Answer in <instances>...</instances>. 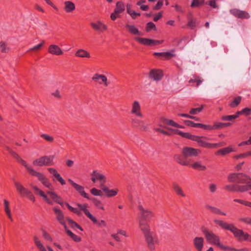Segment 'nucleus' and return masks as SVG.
<instances>
[{
    "instance_id": "4c0bfd02",
    "label": "nucleus",
    "mask_w": 251,
    "mask_h": 251,
    "mask_svg": "<svg viewBox=\"0 0 251 251\" xmlns=\"http://www.w3.org/2000/svg\"><path fill=\"white\" fill-rule=\"evenodd\" d=\"M173 189L177 195L182 197H185L186 196L182 188L177 183H174L173 184Z\"/></svg>"
},
{
    "instance_id": "393cba45",
    "label": "nucleus",
    "mask_w": 251,
    "mask_h": 251,
    "mask_svg": "<svg viewBox=\"0 0 251 251\" xmlns=\"http://www.w3.org/2000/svg\"><path fill=\"white\" fill-rule=\"evenodd\" d=\"M193 244L197 251H202L204 246V239L201 237H196L193 239Z\"/></svg>"
},
{
    "instance_id": "f704fd0d",
    "label": "nucleus",
    "mask_w": 251,
    "mask_h": 251,
    "mask_svg": "<svg viewBox=\"0 0 251 251\" xmlns=\"http://www.w3.org/2000/svg\"><path fill=\"white\" fill-rule=\"evenodd\" d=\"M75 56L81 58H90V53L83 49H79L75 53Z\"/></svg>"
},
{
    "instance_id": "c85d7f7f",
    "label": "nucleus",
    "mask_w": 251,
    "mask_h": 251,
    "mask_svg": "<svg viewBox=\"0 0 251 251\" xmlns=\"http://www.w3.org/2000/svg\"><path fill=\"white\" fill-rule=\"evenodd\" d=\"M33 240L35 244L40 251H47L45 247L42 244L37 236L34 237ZM47 248L48 249V251H54L50 246H47Z\"/></svg>"
},
{
    "instance_id": "7ed1b4c3",
    "label": "nucleus",
    "mask_w": 251,
    "mask_h": 251,
    "mask_svg": "<svg viewBox=\"0 0 251 251\" xmlns=\"http://www.w3.org/2000/svg\"><path fill=\"white\" fill-rule=\"evenodd\" d=\"M65 204L68 208V209L71 211L72 212L77 214V215H80L81 214L80 211H82L85 215L92 222H96V217H94L89 211L87 209L88 207L87 204H80L77 203L76 205L78 206L79 209H78L76 208H74L71 206L69 203L65 202Z\"/></svg>"
},
{
    "instance_id": "6e6d98bb",
    "label": "nucleus",
    "mask_w": 251,
    "mask_h": 251,
    "mask_svg": "<svg viewBox=\"0 0 251 251\" xmlns=\"http://www.w3.org/2000/svg\"><path fill=\"white\" fill-rule=\"evenodd\" d=\"M40 196L42 197L44 201L49 204L52 205L53 202L48 198L47 196L44 193L43 191H40Z\"/></svg>"
},
{
    "instance_id": "f3484780",
    "label": "nucleus",
    "mask_w": 251,
    "mask_h": 251,
    "mask_svg": "<svg viewBox=\"0 0 251 251\" xmlns=\"http://www.w3.org/2000/svg\"><path fill=\"white\" fill-rule=\"evenodd\" d=\"M175 51L174 50H171V51H166L162 52H154L153 55L155 56H157L159 58L162 60H169L172 57H175L176 54L174 53Z\"/></svg>"
},
{
    "instance_id": "cd10ccee",
    "label": "nucleus",
    "mask_w": 251,
    "mask_h": 251,
    "mask_svg": "<svg viewBox=\"0 0 251 251\" xmlns=\"http://www.w3.org/2000/svg\"><path fill=\"white\" fill-rule=\"evenodd\" d=\"M47 193L50 196V198L53 201L63 206L64 203L62 201V199L56 193L52 191H48Z\"/></svg>"
},
{
    "instance_id": "ddd939ff",
    "label": "nucleus",
    "mask_w": 251,
    "mask_h": 251,
    "mask_svg": "<svg viewBox=\"0 0 251 251\" xmlns=\"http://www.w3.org/2000/svg\"><path fill=\"white\" fill-rule=\"evenodd\" d=\"M135 40L139 43L148 46H152L156 44H160L163 43V41L156 40L153 39H148L146 38H141L136 37L134 38Z\"/></svg>"
},
{
    "instance_id": "423d86ee",
    "label": "nucleus",
    "mask_w": 251,
    "mask_h": 251,
    "mask_svg": "<svg viewBox=\"0 0 251 251\" xmlns=\"http://www.w3.org/2000/svg\"><path fill=\"white\" fill-rule=\"evenodd\" d=\"M250 180V177L243 173H232L227 176L228 182L237 183H247Z\"/></svg>"
},
{
    "instance_id": "ea45409f",
    "label": "nucleus",
    "mask_w": 251,
    "mask_h": 251,
    "mask_svg": "<svg viewBox=\"0 0 251 251\" xmlns=\"http://www.w3.org/2000/svg\"><path fill=\"white\" fill-rule=\"evenodd\" d=\"M87 200L91 201L95 205V206L98 209H101L103 210L104 209L102 203L100 200H98L97 198H91L90 197V199H87Z\"/></svg>"
},
{
    "instance_id": "2f4dec72",
    "label": "nucleus",
    "mask_w": 251,
    "mask_h": 251,
    "mask_svg": "<svg viewBox=\"0 0 251 251\" xmlns=\"http://www.w3.org/2000/svg\"><path fill=\"white\" fill-rule=\"evenodd\" d=\"M91 25L95 30L103 31L107 29L106 25L100 21L96 23H92Z\"/></svg>"
},
{
    "instance_id": "b1692460",
    "label": "nucleus",
    "mask_w": 251,
    "mask_h": 251,
    "mask_svg": "<svg viewBox=\"0 0 251 251\" xmlns=\"http://www.w3.org/2000/svg\"><path fill=\"white\" fill-rule=\"evenodd\" d=\"M163 76L162 72L158 69L151 70L149 73V76L154 80L159 81L161 79Z\"/></svg>"
},
{
    "instance_id": "f257e3e1",
    "label": "nucleus",
    "mask_w": 251,
    "mask_h": 251,
    "mask_svg": "<svg viewBox=\"0 0 251 251\" xmlns=\"http://www.w3.org/2000/svg\"><path fill=\"white\" fill-rule=\"evenodd\" d=\"M139 227L143 233L145 241L147 243L149 249L153 251L155 249V244L157 242L155 234L151 231L150 225L145 220H139Z\"/></svg>"
},
{
    "instance_id": "13d9d810",
    "label": "nucleus",
    "mask_w": 251,
    "mask_h": 251,
    "mask_svg": "<svg viewBox=\"0 0 251 251\" xmlns=\"http://www.w3.org/2000/svg\"><path fill=\"white\" fill-rule=\"evenodd\" d=\"M223 247L225 248H221V249L224 251H247V249H237L235 248H230L228 246H226L223 245Z\"/></svg>"
},
{
    "instance_id": "2eb2a0df",
    "label": "nucleus",
    "mask_w": 251,
    "mask_h": 251,
    "mask_svg": "<svg viewBox=\"0 0 251 251\" xmlns=\"http://www.w3.org/2000/svg\"><path fill=\"white\" fill-rule=\"evenodd\" d=\"M164 125H169L175 127L180 128H182L184 127L183 126L179 125L172 120H169L164 117H161L160 118L158 126L160 127H164V126H163Z\"/></svg>"
},
{
    "instance_id": "4d7b16f0",
    "label": "nucleus",
    "mask_w": 251,
    "mask_h": 251,
    "mask_svg": "<svg viewBox=\"0 0 251 251\" xmlns=\"http://www.w3.org/2000/svg\"><path fill=\"white\" fill-rule=\"evenodd\" d=\"M197 128H201L204 130L211 131L212 130L211 126L209 125H204L201 123H198Z\"/></svg>"
},
{
    "instance_id": "9b49d317",
    "label": "nucleus",
    "mask_w": 251,
    "mask_h": 251,
    "mask_svg": "<svg viewBox=\"0 0 251 251\" xmlns=\"http://www.w3.org/2000/svg\"><path fill=\"white\" fill-rule=\"evenodd\" d=\"M181 153L187 158L188 157L197 156L201 153V151L200 149L185 147L182 149Z\"/></svg>"
},
{
    "instance_id": "680f3d73",
    "label": "nucleus",
    "mask_w": 251,
    "mask_h": 251,
    "mask_svg": "<svg viewBox=\"0 0 251 251\" xmlns=\"http://www.w3.org/2000/svg\"><path fill=\"white\" fill-rule=\"evenodd\" d=\"M91 193L95 196H101L102 195V192L101 190H98L96 188H93L90 190Z\"/></svg>"
},
{
    "instance_id": "79ce46f5",
    "label": "nucleus",
    "mask_w": 251,
    "mask_h": 251,
    "mask_svg": "<svg viewBox=\"0 0 251 251\" xmlns=\"http://www.w3.org/2000/svg\"><path fill=\"white\" fill-rule=\"evenodd\" d=\"M203 80L200 76L194 75H193V78L189 80V83H196V86L198 87L203 82Z\"/></svg>"
},
{
    "instance_id": "a18cd8bd",
    "label": "nucleus",
    "mask_w": 251,
    "mask_h": 251,
    "mask_svg": "<svg viewBox=\"0 0 251 251\" xmlns=\"http://www.w3.org/2000/svg\"><path fill=\"white\" fill-rule=\"evenodd\" d=\"M193 168L194 169L196 170H200L201 171H204L206 169V167L205 166L201 165V161L196 162L193 164H190L189 165Z\"/></svg>"
},
{
    "instance_id": "0eeeda50",
    "label": "nucleus",
    "mask_w": 251,
    "mask_h": 251,
    "mask_svg": "<svg viewBox=\"0 0 251 251\" xmlns=\"http://www.w3.org/2000/svg\"><path fill=\"white\" fill-rule=\"evenodd\" d=\"M28 173L30 175L37 177L45 187L50 190L52 189V184L43 174L37 172L32 168L28 169Z\"/></svg>"
},
{
    "instance_id": "bb28decb",
    "label": "nucleus",
    "mask_w": 251,
    "mask_h": 251,
    "mask_svg": "<svg viewBox=\"0 0 251 251\" xmlns=\"http://www.w3.org/2000/svg\"><path fill=\"white\" fill-rule=\"evenodd\" d=\"M48 52L51 54L55 55H61L63 53L61 48L56 45H50L48 48Z\"/></svg>"
},
{
    "instance_id": "774afa93",
    "label": "nucleus",
    "mask_w": 251,
    "mask_h": 251,
    "mask_svg": "<svg viewBox=\"0 0 251 251\" xmlns=\"http://www.w3.org/2000/svg\"><path fill=\"white\" fill-rule=\"evenodd\" d=\"M0 51L2 52H8L9 49L7 48L6 45H5V43L1 41L0 42Z\"/></svg>"
},
{
    "instance_id": "69168bd1",
    "label": "nucleus",
    "mask_w": 251,
    "mask_h": 251,
    "mask_svg": "<svg viewBox=\"0 0 251 251\" xmlns=\"http://www.w3.org/2000/svg\"><path fill=\"white\" fill-rule=\"evenodd\" d=\"M94 224H96L98 226L100 227H105L106 226V223L103 220H101L98 221L96 218V222H93Z\"/></svg>"
},
{
    "instance_id": "e2e57ef3",
    "label": "nucleus",
    "mask_w": 251,
    "mask_h": 251,
    "mask_svg": "<svg viewBox=\"0 0 251 251\" xmlns=\"http://www.w3.org/2000/svg\"><path fill=\"white\" fill-rule=\"evenodd\" d=\"M44 41H43L42 43L34 46L33 47L29 49L28 50V51H36L37 50H39L41 49V48L44 46Z\"/></svg>"
},
{
    "instance_id": "5701e85b",
    "label": "nucleus",
    "mask_w": 251,
    "mask_h": 251,
    "mask_svg": "<svg viewBox=\"0 0 251 251\" xmlns=\"http://www.w3.org/2000/svg\"><path fill=\"white\" fill-rule=\"evenodd\" d=\"M48 171L50 174H52L53 176L55 178L52 179L53 181L57 180L62 185L66 184L65 180L58 173L56 169L52 168H49L48 169Z\"/></svg>"
},
{
    "instance_id": "09e8293b",
    "label": "nucleus",
    "mask_w": 251,
    "mask_h": 251,
    "mask_svg": "<svg viewBox=\"0 0 251 251\" xmlns=\"http://www.w3.org/2000/svg\"><path fill=\"white\" fill-rule=\"evenodd\" d=\"M246 183L247 185H237V192H244L251 189V186L249 184V181Z\"/></svg>"
},
{
    "instance_id": "a211bd4d",
    "label": "nucleus",
    "mask_w": 251,
    "mask_h": 251,
    "mask_svg": "<svg viewBox=\"0 0 251 251\" xmlns=\"http://www.w3.org/2000/svg\"><path fill=\"white\" fill-rule=\"evenodd\" d=\"M92 79L100 84H103L105 86H107L109 84L107 82V77L104 75L95 74L92 77Z\"/></svg>"
},
{
    "instance_id": "bf43d9fd",
    "label": "nucleus",
    "mask_w": 251,
    "mask_h": 251,
    "mask_svg": "<svg viewBox=\"0 0 251 251\" xmlns=\"http://www.w3.org/2000/svg\"><path fill=\"white\" fill-rule=\"evenodd\" d=\"M236 118H237V116H234L233 115H226V116H222L221 118V120L223 121H232Z\"/></svg>"
},
{
    "instance_id": "20e7f679",
    "label": "nucleus",
    "mask_w": 251,
    "mask_h": 251,
    "mask_svg": "<svg viewBox=\"0 0 251 251\" xmlns=\"http://www.w3.org/2000/svg\"><path fill=\"white\" fill-rule=\"evenodd\" d=\"M13 183L18 193L21 197H27L31 201L34 202L35 198L32 193L28 189L25 187L23 184L13 179Z\"/></svg>"
},
{
    "instance_id": "4be33fe9",
    "label": "nucleus",
    "mask_w": 251,
    "mask_h": 251,
    "mask_svg": "<svg viewBox=\"0 0 251 251\" xmlns=\"http://www.w3.org/2000/svg\"><path fill=\"white\" fill-rule=\"evenodd\" d=\"M174 159L175 161L178 164L182 166H189L190 165V162L187 159L186 157L183 154H176L174 156Z\"/></svg>"
},
{
    "instance_id": "58836bf2",
    "label": "nucleus",
    "mask_w": 251,
    "mask_h": 251,
    "mask_svg": "<svg viewBox=\"0 0 251 251\" xmlns=\"http://www.w3.org/2000/svg\"><path fill=\"white\" fill-rule=\"evenodd\" d=\"M205 208L209 210L213 214L222 215L224 216L226 215V213L221 211V210L220 209L217 207L212 206L209 205H206L205 206Z\"/></svg>"
},
{
    "instance_id": "c03bdc74",
    "label": "nucleus",
    "mask_w": 251,
    "mask_h": 251,
    "mask_svg": "<svg viewBox=\"0 0 251 251\" xmlns=\"http://www.w3.org/2000/svg\"><path fill=\"white\" fill-rule=\"evenodd\" d=\"M233 151V149L230 147H226L225 148H223L222 149L219 150L217 152H216V155H225L227 154H228Z\"/></svg>"
},
{
    "instance_id": "864d4df0",
    "label": "nucleus",
    "mask_w": 251,
    "mask_h": 251,
    "mask_svg": "<svg viewBox=\"0 0 251 251\" xmlns=\"http://www.w3.org/2000/svg\"><path fill=\"white\" fill-rule=\"evenodd\" d=\"M40 137L49 143H52L54 141V138L47 134H42L40 135Z\"/></svg>"
},
{
    "instance_id": "72a5a7b5",
    "label": "nucleus",
    "mask_w": 251,
    "mask_h": 251,
    "mask_svg": "<svg viewBox=\"0 0 251 251\" xmlns=\"http://www.w3.org/2000/svg\"><path fill=\"white\" fill-rule=\"evenodd\" d=\"M75 4L71 1L64 2V10L67 13H71L75 9Z\"/></svg>"
},
{
    "instance_id": "dca6fc26",
    "label": "nucleus",
    "mask_w": 251,
    "mask_h": 251,
    "mask_svg": "<svg viewBox=\"0 0 251 251\" xmlns=\"http://www.w3.org/2000/svg\"><path fill=\"white\" fill-rule=\"evenodd\" d=\"M131 114L139 118L143 117V114L141 112V108L139 102L135 100L132 104Z\"/></svg>"
},
{
    "instance_id": "4468645a",
    "label": "nucleus",
    "mask_w": 251,
    "mask_h": 251,
    "mask_svg": "<svg viewBox=\"0 0 251 251\" xmlns=\"http://www.w3.org/2000/svg\"><path fill=\"white\" fill-rule=\"evenodd\" d=\"M68 181L74 188V189L83 198L86 199H90V196L88 194L86 193L84 191V188L76 183L75 182L71 179H69Z\"/></svg>"
},
{
    "instance_id": "a878e982",
    "label": "nucleus",
    "mask_w": 251,
    "mask_h": 251,
    "mask_svg": "<svg viewBox=\"0 0 251 251\" xmlns=\"http://www.w3.org/2000/svg\"><path fill=\"white\" fill-rule=\"evenodd\" d=\"M168 130H171V131H175L179 135L181 136V137L190 139L192 141H195V140L196 137V135H192L188 132H183L181 131H180L178 129H173L170 127H167V128Z\"/></svg>"
},
{
    "instance_id": "39448f33",
    "label": "nucleus",
    "mask_w": 251,
    "mask_h": 251,
    "mask_svg": "<svg viewBox=\"0 0 251 251\" xmlns=\"http://www.w3.org/2000/svg\"><path fill=\"white\" fill-rule=\"evenodd\" d=\"M208 138L205 136H197L195 141L198 143L199 147L211 149H216L223 146L222 143H211L206 141Z\"/></svg>"
},
{
    "instance_id": "a19ab883",
    "label": "nucleus",
    "mask_w": 251,
    "mask_h": 251,
    "mask_svg": "<svg viewBox=\"0 0 251 251\" xmlns=\"http://www.w3.org/2000/svg\"><path fill=\"white\" fill-rule=\"evenodd\" d=\"M126 27L128 29L129 33L133 35H141L140 32L138 29L136 28L134 25H126Z\"/></svg>"
},
{
    "instance_id": "0e129e2a",
    "label": "nucleus",
    "mask_w": 251,
    "mask_h": 251,
    "mask_svg": "<svg viewBox=\"0 0 251 251\" xmlns=\"http://www.w3.org/2000/svg\"><path fill=\"white\" fill-rule=\"evenodd\" d=\"M184 124L190 127H197L198 123H195L194 122L190 120H185L184 121Z\"/></svg>"
},
{
    "instance_id": "37998d69",
    "label": "nucleus",
    "mask_w": 251,
    "mask_h": 251,
    "mask_svg": "<svg viewBox=\"0 0 251 251\" xmlns=\"http://www.w3.org/2000/svg\"><path fill=\"white\" fill-rule=\"evenodd\" d=\"M3 202H4L5 212L6 214L7 215V216H8V217L9 218V219L11 221H13V218H12V217L11 215V210L9 207V203L8 201H7L6 200H4Z\"/></svg>"
},
{
    "instance_id": "7c9ffc66",
    "label": "nucleus",
    "mask_w": 251,
    "mask_h": 251,
    "mask_svg": "<svg viewBox=\"0 0 251 251\" xmlns=\"http://www.w3.org/2000/svg\"><path fill=\"white\" fill-rule=\"evenodd\" d=\"M11 154L12 156L15 158L17 162L20 164H21L23 166H24L28 171V169H31L32 167L28 165L26 162L23 160L17 153L14 151L11 152Z\"/></svg>"
},
{
    "instance_id": "1a4fd4ad",
    "label": "nucleus",
    "mask_w": 251,
    "mask_h": 251,
    "mask_svg": "<svg viewBox=\"0 0 251 251\" xmlns=\"http://www.w3.org/2000/svg\"><path fill=\"white\" fill-rule=\"evenodd\" d=\"M203 232L205 235L207 241L208 243L214 245H216L220 249L225 248L223 247V244H222L220 242L219 237L216 234L211 231H209L207 230H203Z\"/></svg>"
},
{
    "instance_id": "052dcab7",
    "label": "nucleus",
    "mask_w": 251,
    "mask_h": 251,
    "mask_svg": "<svg viewBox=\"0 0 251 251\" xmlns=\"http://www.w3.org/2000/svg\"><path fill=\"white\" fill-rule=\"evenodd\" d=\"M203 109V106L201 105L200 107L192 108L190 111L189 113L191 115H196L199 113L201 112Z\"/></svg>"
},
{
    "instance_id": "338daca9",
    "label": "nucleus",
    "mask_w": 251,
    "mask_h": 251,
    "mask_svg": "<svg viewBox=\"0 0 251 251\" xmlns=\"http://www.w3.org/2000/svg\"><path fill=\"white\" fill-rule=\"evenodd\" d=\"M212 130L223 128V123L216 122L211 126Z\"/></svg>"
},
{
    "instance_id": "473e14b6",
    "label": "nucleus",
    "mask_w": 251,
    "mask_h": 251,
    "mask_svg": "<svg viewBox=\"0 0 251 251\" xmlns=\"http://www.w3.org/2000/svg\"><path fill=\"white\" fill-rule=\"evenodd\" d=\"M125 10V5L122 1H118L116 4V7L114 9L115 14H121Z\"/></svg>"
},
{
    "instance_id": "e433bc0d",
    "label": "nucleus",
    "mask_w": 251,
    "mask_h": 251,
    "mask_svg": "<svg viewBox=\"0 0 251 251\" xmlns=\"http://www.w3.org/2000/svg\"><path fill=\"white\" fill-rule=\"evenodd\" d=\"M188 21L187 23V26L191 29H194L198 25L196 19L191 16V14H190L188 16Z\"/></svg>"
},
{
    "instance_id": "c756f323",
    "label": "nucleus",
    "mask_w": 251,
    "mask_h": 251,
    "mask_svg": "<svg viewBox=\"0 0 251 251\" xmlns=\"http://www.w3.org/2000/svg\"><path fill=\"white\" fill-rule=\"evenodd\" d=\"M11 154L12 156L15 158L17 162L20 164H21L23 166H24L28 171V169H31L32 167L28 165L26 162L23 160L17 153L14 151L11 152Z\"/></svg>"
},
{
    "instance_id": "603ef678",
    "label": "nucleus",
    "mask_w": 251,
    "mask_h": 251,
    "mask_svg": "<svg viewBox=\"0 0 251 251\" xmlns=\"http://www.w3.org/2000/svg\"><path fill=\"white\" fill-rule=\"evenodd\" d=\"M68 222L69 224H70V226L72 228H77L81 231L83 230L82 228L77 223H76L73 220H72L70 218H68Z\"/></svg>"
},
{
    "instance_id": "6ab92c4d",
    "label": "nucleus",
    "mask_w": 251,
    "mask_h": 251,
    "mask_svg": "<svg viewBox=\"0 0 251 251\" xmlns=\"http://www.w3.org/2000/svg\"><path fill=\"white\" fill-rule=\"evenodd\" d=\"M53 211L56 215V220L61 225L63 226L65 228H66V225L65 222L64 216L63 212L57 207H54L53 208Z\"/></svg>"
},
{
    "instance_id": "9d476101",
    "label": "nucleus",
    "mask_w": 251,
    "mask_h": 251,
    "mask_svg": "<svg viewBox=\"0 0 251 251\" xmlns=\"http://www.w3.org/2000/svg\"><path fill=\"white\" fill-rule=\"evenodd\" d=\"M138 208L140 214L139 220H143L149 222L154 217V213L149 209L144 208L142 205H139Z\"/></svg>"
},
{
    "instance_id": "8fccbe9b",
    "label": "nucleus",
    "mask_w": 251,
    "mask_h": 251,
    "mask_svg": "<svg viewBox=\"0 0 251 251\" xmlns=\"http://www.w3.org/2000/svg\"><path fill=\"white\" fill-rule=\"evenodd\" d=\"M204 3V0H192L191 4L192 8L199 7Z\"/></svg>"
},
{
    "instance_id": "3c124183",
    "label": "nucleus",
    "mask_w": 251,
    "mask_h": 251,
    "mask_svg": "<svg viewBox=\"0 0 251 251\" xmlns=\"http://www.w3.org/2000/svg\"><path fill=\"white\" fill-rule=\"evenodd\" d=\"M225 189L229 192H237V184H228L225 186Z\"/></svg>"
},
{
    "instance_id": "aec40b11",
    "label": "nucleus",
    "mask_w": 251,
    "mask_h": 251,
    "mask_svg": "<svg viewBox=\"0 0 251 251\" xmlns=\"http://www.w3.org/2000/svg\"><path fill=\"white\" fill-rule=\"evenodd\" d=\"M100 189L107 198L113 197L116 196L119 191L117 188L109 189L105 185L103 184H101Z\"/></svg>"
},
{
    "instance_id": "de8ad7c7",
    "label": "nucleus",
    "mask_w": 251,
    "mask_h": 251,
    "mask_svg": "<svg viewBox=\"0 0 251 251\" xmlns=\"http://www.w3.org/2000/svg\"><path fill=\"white\" fill-rule=\"evenodd\" d=\"M242 97L241 96H237L234 98L233 100L230 103L229 106L232 108H234L237 106L241 102Z\"/></svg>"
},
{
    "instance_id": "f8f14e48",
    "label": "nucleus",
    "mask_w": 251,
    "mask_h": 251,
    "mask_svg": "<svg viewBox=\"0 0 251 251\" xmlns=\"http://www.w3.org/2000/svg\"><path fill=\"white\" fill-rule=\"evenodd\" d=\"M91 180L95 183L97 181L100 182V188H101V184L105 185L106 182V177L99 172L97 170H94L91 174Z\"/></svg>"
},
{
    "instance_id": "5fc2aeb1",
    "label": "nucleus",
    "mask_w": 251,
    "mask_h": 251,
    "mask_svg": "<svg viewBox=\"0 0 251 251\" xmlns=\"http://www.w3.org/2000/svg\"><path fill=\"white\" fill-rule=\"evenodd\" d=\"M151 30H156V28L155 24L153 23L150 22L147 24L146 31L147 32H150Z\"/></svg>"
},
{
    "instance_id": "f03ea898",
    "label": "nucleus",
    "mask_w": 251,
    "mask_h": 251,
    "mask_svg": "<svg viewBox=\"0 0 251 251\" xmlns=\"http://www.w3.org/2000/svg\"><path fill=\"white\" fill-rule=\"evenodd\" d=\"M214 223L220 226L222 229L227 230L233 233L234 236L240 241H243L246 234L243 230L238 229L232 224H228L224 221L215 219Z\"/></svg>"
},
{
    "instance_id": "412c9836",
    "label": "nucleus",
    "mask_w": 251,
    "mask_h": 251,
    "mask_svg": "<svg viewBox=\"0 0 251 251\" xmlns=\"http://www.w3.org/2000/svg\"><path fill=\"white\" fill-rule=\"evenodd\" d=\"M230 13L235 17L240 19H249V14L245 11H242L238 9H232L230 10Z\"/></svg>"
},
{
    "instance_id": "49530a36",
    "label": "nucleus",
    "mask_w": 251,
    "mask_h": 251,
    "mask_svg": "<svg viewBox=\"0 0 251 251\" xmlns=\"http://www.w3.org/2000/svg\"><path fill=\"white\" fill-rule=\"evenodd\" d=\"M67 234L71 237V238L75 242H79L81 241V238L75 234L71 230L67 229V228H65Z\"/></svg>"
},
{
    "instance_id": "6e6552de",
    "label": "nucleus",
    "mask_w": 251,
    "mask_h": 251,
    "mask_svg": "<svg viewBox=\"0 0 251 251\" xmlns=\"http://www.w3.org/2000/svg\"><path fill=\"white\" fill-rule=\"evenodd\" d=\"M54 158L53 155H45L34 160L32 164L38 167L52 166L53 165Z\"/></svg>"
},
{
    "instance_id": "c9c22d12",
    "label": "nucleus",
    "mask_w": 251,
    "mask_h": 251,
    "mask_svg": "<svg viewBox=\"0 0 251 251\" xmlns=\"http://www.w3.org/2000/svg\"><path fill=\"white\" fill-rule=\"evenodd\" d=\"M132 123L134 126L138 127L141 130H146L147 128V127L144 125V123L142 121L135 119L132 120Z\"/></svg>"
}]
</instances>
